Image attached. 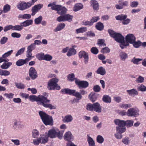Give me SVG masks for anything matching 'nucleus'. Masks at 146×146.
<instances>
[{"instance_id": "1", "label": "nucleus", "mask_w": 146, "mask_h": 146, "mask_svg": "<svg viewBox=\"0 0 146 146\" xmlns=\"http://www.w3.org/2000/svg\"><path fill=\"white\" fill-rule=\"evenodd\" d=\"M48 96L47 93L44 92L43 95H39L36 96L35 95H31L29 96V99L30 101L38 102V104L43 106L44 107L48 108L50 110L54 109L56 107L51 104H48L50 102V100L47 98Z\"/></svg>"}, {"instance_id": "2", "label": "nucleus", "mask_w": 146, "mask_h": 146, "mask_svg": "<svg viewBox=\"0 0 146 146\" xmlns=\"http://www.w3.org/2000/svg\"><path fill=\"white\" fill-rule=\"evenodd\" d=\"M39 133V131L36 129H33L31 133V136L33 138L35 139L33 140L32 143L34 145L38 146L40 143L44 144L47 143L48 141V137L44 135H40L38 137Z\"/></svg>"}, {"instance_id": "3", "label": "nucleus", "mask_w": 146, "mask_h": 146, "mask_svg": "<svg viewBox=\"0 0 146 146\" xmlns=\"http://www.w3.org/2000/svg\"><path fill=\"white\" fill-rule=\"evenodd\" d=\"M61 92L63 94H67L70 95H72L78 98V100L82 99V96L81 95H85L87 94V92L84 90H80V93L76 92L74 90H71L68 88L62 89Z\"/></svg>"}, {"instance_id": "4", "label": "nucleus", "mask_w": 146, "mask_h": 146, "mask_svg": "<svg viewBox=\"0 0 146 146\" xmlns=\"http://www.w3.org/2000/svg\"><path fill=\"white\" fill-rule=\"evenodd\" d=\"M38 113L43 122L45 125H53V119L52 116L43 111H40Z\"/></svg>"}, {"instance_id": "5", "label": "nucleus", "mask_w": 146, "mask_h": 146, "mask_svg": "<svg viewBox=\"0 0 146 146\" xmlns=\"http://www.w3.org/2000/svg\"><path fill=\"white\" fill-rule=\"evenodd\" d=\"M126 42L124 41L122 44H120V46L122 49H123L126 47L129 46V43L132 44L136 40V38L132 34H128L125 37Z\"/></svg>"}, {"instance_id": "6", "label": "nucleus", "mask_w": 146, "mask_h": 146, "mask_svg": "<svg viewBox=\"0 0 146 146\" xmlns=\"http://www.w3.org/2000/svg\"><path fill=\"white\" fill-rule=\"evenodd\" d=\"M86 108L87 110L94 111L98 113H100L102 111V106L98 102L94 103L93 104L89 103L86 105Z\"/></svg>"}, {"instance_id": "7", "label": "nucleus", "mask_w": 146, "mask_h": 146, "mask_svg": "<svg viewBox=\"0 0 146 146\" xmlns=\"http://www.w3.org/2000/svg\"><path fill=\"white\" fill-rule=\"evenodd\" d=\"M58 79L56 78H53L50 80L48 82L47 88L50 90L56 89L59 90L60 87L57 84Z\"/></svg>"}, {"instance_id": "8", "label": "nucleus", "mask_w": 146, "mask_h": 146, "mask_svg": "<svg viewBox=\"0 0 146 146\" xmlns=\"http://www.w3.org/2000/svg\"><path fill=\"white\" fill-rule=\"evenodd\" d=\"M108 33L117 42L122 44L124 41V37L120 33H117L112 30L109 29Z\"/></svg>"}, {"instance_id": "9", "label": "nucleus", "mask_w": 146, "mask_h": 146, "mask_svg": "<svg viewBox=\"0 0 146 146\" xmlns=\"http://www.w3.org/2000/svg\"><path fill=\"white\" fill-rule=\"evenodd\" d=\"M16 6L19 10L23 11L31 7V5L30 2L20 1L17 4Z\"/></svg>"}, {"instance_id": "10", "label": "nucleus", "mask_w": 146, "mask_h": 146, "mask_svg": "<svg viewBox=\"0 0 146 146\" xmlns=\"http://www.w3.org/2000/svg\"><path fill=\"white\" fill-rule=\"evenodd\" d=\"M139 110L137 108H131L127 111V116L136 117L139 115Z\"/></svg>"}, {"instance_id": "11", "label": "nucleus", "mask_w": 146, "mask_h": 146, "mask_svg": "<svg viewBox=\"0 0 146 146\" xmlns=\"http://www.w3.org/2000/svg\"><path fill=\"white\" fill-rule=\"evenodd\" d=\"M34 49V48L32 45H29L28 46L26 55L27 58H25L26 60H27V61L31 60L34 57V56H32V51Z\"/></svg>"}, {"instance_id": "12", "label": "nucleus", "mask_w": 146, "mask_h": 146, "mask_svg": "<svg viewBox=\"0 0 146 146\" xmlns=\"http://www.w3.org/2000/svg\"><path fill=\"white\" fill-rule=\"evenodd\" d=\"M75 82L78 85L79 88H85L89 85L88 83L85 81H80L79 80L76 79Z\"/></svg>"}, {"instance_id": "13", "label": "nucleus", "mask_w": 146, "mask_h": 146, "mask_svg": "<svg viewBox=\"0 0 146 146\" xmlns=\"http://www.w3.org/2000/svg\"><path fill=\"white\" fill-rule=\"evenodd\" d=\"M43 7V5L41 4H39L36 5L33 7L31 10L32 13L31 15L34 16L36 13L39 11Z\"/></svg>"}, {"instance_id": "14", "label": "nucleus", "mask_w": 146, "mask_h": 146, "mask_svg": "<svg viewBox=\"0 0 146 146\" xmlns=\"http://www.w3.org/2000/svg\"><path fill=\"white\" fill-rule=\"evenodd\" d=\"M13 127L16 130L18 129H22L23 127V124L20 121L15 119L13 122Z\"/></svg>"}, {"instance_id": "15", "label": "nucleus", "mask_w": 146, "mask_h": 146, "mask_svg": "<svg viewBox=\"0 0 146 146\" xmlns=\"http://www.w3.org/2000/svg\"><path fill=\"white\" fill-rule=\"evenodd\" d=\"M29 76L32 80H34L37 77V74L35 68L31 67L29 69Z\"/></svg>"}, {"instance_id": "16", "label": "nucleus", "mask_w": 146, "mask_h": 146, "mask_svg": "<svg viewBox=\"0 0 146 146\" xmlns=\"http://www.w3.org/2000/svg\"><path fill=\"white\" fill-rule=\"evenodd\" d=\"M57 129H52L50 130L48 132V137L51 138H54L57 136Z\"/></svg>"}, {"instance_id": "17", "label": "nucleus", "mask_w": 146, "mask_h": 146, "mask_svg": "<svg viewBox=\"0 0 146 146\" xmlns=\"http://www.w3.org/2000/svg\"><path fill=\"white\" fill-rule=\"evenodd\" d=\"M56 2H54L49 4L48 6L49 7H51V9L52 10H56L58 12L59 11V8L61 7V5H56Z\"/></svg>"}, {"instance_id": "18", "label": "nucleus", "mask_w": 146, "mask_h": 146, "mask_svg": "<svg viewBox=\"0 0 146 146\" xmlns=\"http://www.w3.org/2000/svg\"><path fill=\"white\" fill-rule=\"evenodd\" d=\"M99 94L95 93H91L89 95V98L93 102L96 101L98 98Z\"/></svg>"}, {"instance_id": "19", "label": "nucleus", "mask_w": 146, "mask_h": 146, "mask_svg": "<svg viewBox=\"0 0 146 146\" xmlns=\"http://www.w3.org/2000/svg\"><path fill=\"white\" fill-rule=\"evenodd\" d=\"M64 138L66 141H70L73 139V137L71 132L68 131L65 133Z\"/></svg>"}, {"instance_id": "20", "label": "nucleus", "mask_w": 146, "mask_h": 146, "mask_svg": "<svg viewBox=\"0 0 146 146\" xmlns=\"http://www.w3.org/2000/svg\"><path fill=\"white\" fill-rule=\"evenodd\" d=\"M73 119V118L72 115L69 114L66 115L62 119V121L64 123H68L71 122Z\"/></svg>"}, {"instance_id": "21", "label": "nucleus", "mask_w": 146, "mask_h": 146, "mask_svg": "<svg viewBox=\"0 0 146 146\" xmlns=\"http://www.w3.org/2000/svg\"><path fill=\"white\" fill-rule=\"evenodd\" d=\"M127 92L130 96H134L135 95H137L138 94V92L137 90L136 89L134 88L127 90Z\"/></svg>"}, {"instance_id": "22", "label": "nucleus", "mask_w": 146, "mask_h": 146, "mask_svg": "<svg viewBox=\"0 0 146 146\" xmlns=\"http://www.w3.org/2000/svg\"><path fill=\"white\" fill-rule=\"evenodd\" d=\"M90 3L94 10H98L99 9V4L97 1L93 0L91 1Z\"/></svg>"}, {"instance_id": "23", "label": "nucleus", "mask_w": 146, "mask_h": 146, "mask_svg": "<svg viewBox=\"0 0 146 146\" xmlns=\"http://www.w3.org/2000/svg\"><path fill=\"white\" fill-rule=\"evenodd\" d=\"M114 122L116 125H118L119 126H125V121L121 120L119 119H115Z\"/></svg>"}, {"instance_id": "24", "label": "nucleus", "mask_w": 146, "mask_h": 146, "mask_svg": "<svg viewBox=\"0 0 146 146\" xmlns=\"http://www.w3.org/2000/svg\"><path fill=\"white\" fill-rule=\"evenodd\" d=\"M65 25L63 23H61L58 25L56 28L54 30L55 32H57L63 29L65 27Z\"/></svg>"}, {"instance_id": "25", "label": "nucleus", "mask_w": 146, "mask_h": 146, "mask_svg": "<svg viewBox=\"0 0 146 146\" xmlns=\"http://www.w3.org/2000/svg\"><path fill=\"white\" fill-rule=\"evenodd\" d=\"M102 100L106 103H110L111 102V97L108 95H104L102 97Z\"/></svg>"}, {"instance_id": "26", "label": "nucleus", "mask_w": 146, "mask_h": 146, "mask_svg": "<svg viewBox=\"0 0 146 146\" xmlns=\"http://www.w3.org/2000/svg\"><path fill=\"white\" fill-rule=\"evenodd\" d=\"M33 21L32 20H26L24 22L21 23L22 26L23 28V27H26L32 25Z\"/></svg>"}, {"instance_id": "27", "label": "nucleus", "mask_w": 146, "mask_h": 146, "mask_svg": "<svg viewBox=\"0 0 146 146\" xmlns=\"http://www.w3.org/2000/svg\"><path fill=\"white\" fill-rule=\"evenodd\" d=\"M83 8V5L81 3H77L75 4L73 8V10L75 12H76L82 9Z\"/></svg>"}, {"instance_id": "28", "label": "nucleus", "mask_w": 146, "mask_h": 146, "mask_svg": "<svg viewBox=\"0 0 146 146\" xmlns=\"http://www.w3.org/2000/svg\"><path fill=\"white\" fill-rule=\"evenodd\" d=\"M96 72L97 74L103 76L105 74L106 72L105 68L102 67H101L98 68L96 71Z\"/></svg>"}, {"instance_id": "29", "label": "nucleus", "mask_w": 146, "mask_h": 146, "mask_svg": "<svg viewBox=\"0 0 146 146\" xmlns=\"http://www.w3.org/2000/svg\"><path fill=\"white\" fill-rule=\"evenodd\" d=\"M134 123V121L133 120H127L125 121V126L127 127H130L133 126Z\"/></svg>"}, {"instance_id": "30", "label": "nucleus", "mask_w": 146, "mask_h": 146, "mask_svg": "<svg viewBox=\"0 0 146 146\" xmlns=\"http://www.w3.org/2000/svg\"><path fill=\"white\" fill-rule=\"evenodd\" d=\"M87 136V141L89 144V146H95V143L93 139L90 137L89 135Z\"/></svg>"}, {"instance_id": "31", "label": "nucleus", "mask_w": 146, "mask_h": 146, "mask_svg": "<svg viewBox=\"0 0 146 146\" xmlns=\"http://www.w3.org/2000/svg\"><path fill=\"white\" fill-rule=\"evenodd\" d=\"M119 56L121 59L123 61H125L128 58L127 54L124 52H121L119 54Z\"/></svg>"}, {"instance_id": "32", "label": "nucleus", "mask_w": 146, "mask_h": 146, "mask_svg": "<svg viewBox=\"0 0 146 146\" xmlns=\"http://www.w3.org/2000/svg\"><path fill=\"white\" fill-rule=\"evenodd\" d=\"M127 17V16L126 15L121 14L116 16L115 18L117 20L123 21V20L126 19Z\"/></svg>"}, {"instance_id": "33", "label": "nucleus", "mask_w": 146, "mask_h": 146, "mask_svg": "<svg viewBox=\"0 0 146 146\" xmlns=\"http://www.w3.org/2000/svg\"><path fill=\"white\" fill-rule=\"evenodd\" d=\"M76 50L73 48H71L69 49V51L67 54V55L68 56H70L76 54Z\"/></svg>"}, {"instance_id": "34", "label": "nucleus", "mask_w": 146, "mask_h": 146, "mask_svg": "<svg viewBox=\"0 0 146 146\" xmlns=\"http://www.w3.org/2000/svg\"><path fill=\"white\" fill-rule=\"evenodd\" d=\"M6 63H3V64L1 66V68L3 69H7L12 64V63L11 62H7Z\"/></svg>"}, {"instance_id": "35", "label": "nucleus", "mask_w": 146, "mask_h": 146, "mask_svg": "<svg viewBox=\"0 0 146 146\" xmlns=\"http://www.w3.org/2000/svg\"><path fill=\"white\" fill-rule=\"evenodd\" d=\"M67 10L66 8L61 5V7L59 8V11H58V13L61 15H63L66 13Z\"/></svg>"}, {"instance_id": "36", "label": "nucleus", "mask_w": 146, "mask_h": 146, "mask_svg": "<svg viewBox=\"0 0 146 146\" xmlns=\"http://www.w3.org/2000/svg\"><path fill=\"white\" fill-rule=\"evenodd\" d=\"M27 60L23 59H20L17 61L16 62V65L18 66H20L24 65Z\"/></svg>"}, {"instance_id": "37", "label": "nucleus", "mask_w": 146, "mask_h": 146, "mask_svg": "<svg viewBox=\"0 0 146 146\" xmlns=\"http://www.w3.org/2000/svg\"><path fill=\"white\" fill-rule=\"evenodd\" d=\"M10 9V6L8 4H7L4 5L3 9V11L4 13H7L9 11Z\"/></svg>"}, {"instance_id": "38", "label": "nucleus", "mask_w": 146, "mask_h": 146, "mask_svg": "<svg viewBox=\"0 0 146 146\" xmlns=\"http://www.w3.org/2000/svg\"><path fill=\"white\" fill-rule=\"evenodd\" d=\"M116 129L117 131L120 133H123L126 130L125 128L122 126L117 127Z\"/></svg>"}, {"instance_id": "39", "label": "nucleus", "mask_w": 146, "mask_h": 146, "mask_svg": "<svg viewBox=\"0 0 146 146\" xmlns=\"http://www.w3.org/2000/svg\"><path fill=\"white\" fill-rule=\"evenodd\" d=\"M96 29L99 31H102L104 29V25L102 23L99 22L97 23L96 25Z\"/></svg>"}, {"instance_id": "40", "label": "nucleus", "mask_w": 146, "mask_h": 146, "mask_svg": "<svg viewBox=\"0 0 146 146\" xmlns=\"http://www.w3.org/2000/svg\"><path fill=\"white\" fill-rule=\"evenodd\" d=\"M88 55V53L84 51H81L79 53V56L80 58H84Z\"/></svg>"}, {"instance_id": "41", "label": "nucleus", "mask_w": 146, "mask_h": 146, "mask_svg": "<svg viewBox=\"0 0 146 146\" xmlns=\"http://www.w3.org/2000/svg\"><path fill=\"white\" fill-rule=\"evenodd\" d=\"M104 40L103 39H99L98 40V42L97 43L99 46H106V44L104 43Z\"/></svg>"}, {"instance_id": "42", "label": "nucleus", "mask_w": 146, "mask_h": 146, "mask_svg": "<svg viewBox=\"0 0 146 146\" xmlns=\"http://www.w3.org/2000/svg\"><path fill=\"white\" fill-rule=\"evenodd\" d=\"M15 86L18 89H24L25 87V86L21 83H15Z\"/></svg>"}, {"instance_id": "43", "label": "nucleus", "mask_w": 146, "mask_h": 146, "mask_svg": "<svg viewBox=\"0 0 146 146\" xmlns=\"http://www.w3.org/2000/svg\"><path fill=\"white\" fill-rule=\"evenodd\" d=\"M44 54L43 53L41 52L37 54L36 56V58L39 60H43Z\"/></svg>"}, {"instance_id": "44", "label": "nucleus", "mask_w": 146, "mask_h": 146, "mask_svg": "<svg viewBox=\"0 0 146 146\" xmlns=\"http://www.w3.org/2000/svg\"><path fill=\"white\" fill-rule=\"evenodd\" d=\"M87 29L86 27H81L76 30V32L77 33H83L87 31Z\"/></svg>"}, {"instance_id": "45", "label": "nucleus", "mask_w": 146, "mask_h": 146, "mask_svg": "<svg viewBox=\"0 0 146 146\" xmlns=\"http://www.w3.org/2000/svg\"><path fill=\"white\" fill-rule=\"evenodd\" d=\"M119 107L122 108L127 109L128 108L131 107V106L130 104H120L119 105Z\"/></svg>"}, {"instance_id": "46", "label": "nucleus", "mask_w": 146, "mask_h": 146, "mask_svg": "<svg viewBox=\"0 0 146 146\" xmlns=\"http://www.w3.org/2000/svg\"><path fill=\"white\" fill-rule=\"evenodd\" d=\"M23 28L21 23H20V25H15L14 26H13V30L15 31H20Z\"/></svg>"}, {"instance_id": "47", "label": "nucleus", "mask_w": 146, "mask_h": 146, "mask_svg": "<svg viewBox=\"0 0 146 146\" xmlns=\"http://www.w3.org/2000/svg\"><path fill=\"white\" fill-rule=\"evenodd\" d=\"M9 71L6 70H0V75L1 76H8L10 74Z\"/></svg>"}, {"instance_id": "48", "label": "nucleus", "mask_w": 146, "mask_h": 146, "mask_svg": "<svg viewBox=\"0 0 146 146\" xmlns=\"http://www.w3.org/2000/svg\"><path fill=\"white\" fill-rule=\"evenodd\" d=\"M143 60L141 58H136L135 57H134L131 60V62L133 64H138V62Z\"/></svg>"}, {"instance_id": "49", "label": "nucleus", "mask_w": 146, "mask_h": 146, "mask_svg": "<svg viewBox=\"0 0 146 146\" xmlns=\"http://www.w3.org/2000/svg\"><path fill=\"white\" fill-rule=\"evenodd\" d=\"M65 21H68L70 22L72 21L73 16L69 14H66L64 15Z\"/></svg>"}, {"instance_id": "50", "label": "nucleus", "mask_w": 146, "mask_h": 146, "mask_svg": "<svg viewBox=\"0 0 146 146\" xmlns=\"http://www.w3.org/2000/svg\"><path fill=\"white\" fill-rule=\"evenodd\" d=\"M25 50V47L22 48L19 50L17 52V53L15 54V56L17 57L19 55H21L22 54Z\"/></svg>"}, {"instance_id": "51", "label": "nucleus", "mask_w": 146, "mask_h": 146, "mask_svg": "<svg viewBox=\"0 0 146 146\" xmlns=\"http://www.w3.org/2000/svg\"><path fill=\"white\" fill-rule=\"evenodd\" d=\"M144 81V78L141 76H139L138 78L135 81L137 83H142Z\"/></svg>"}, {"instance_id": "52", "label": "nucleus", "mask_w": 146, "mask_h": 146, "mask_svg": "<svg viewBox=\"0 0 146 146\" xmlns=\"http://www.w3.org/2000/svg\"><path fill=\"white\" fill-rule=\"evenodd\" d=\"M134 47L136 48H139L141 45V42L139 41H135L133 43H132Z\"/></svg>"}, {"instance_id": "53", "label": "nucleus", "mask_w": 146, "mask_h": 146, "mask_svg": "<svg viewBox=\"0 0 146 146\" xmlns=\"http://www.w3.org/2000/svg\"><path fill=\"white\" fill-rule=\"evenodd\" d=\"M52 57L51 55L48 54H46L44 55L43 60L50 61L52 59Z\"/></svg>"}, {"instance_id": "54", "label": "nucleus", "mask_w": 146, "mask_h": 146, "mask_svg": "<svg viewBox=\"0 0 146 146\" xmlns=\"http://www.w3.org/2000/svg\"><path fill=\"white\" fill-rule=\"evenodd\" d=\"M8 38L5 36L2 37L0 40V43L1 44H5L7 41Z\"/></svg>"}, {"instance_id": "55", "label": "nucleus", "mask_w": 146, "mask_h": 146, "mask_svg": "<svg viewBox=\"0 0 146 146\" xmlns=\"http://www.w3.org/2000/svg\"><path fill=\"white\" fill-rule=\"evenodd\" d=\"M100 19V18L99 17L96 16V17H92V19L90 20V21L92 25H93V23H94L96 22L98 20H99Z\"/></svg>"}, {"instance_id": "56", "label": "nucleus", "mask_w": 146, "mask_h": 146, "mask_svg": "<svg viewBox=\"0 0 146 146\" xmlns=\"http://www.w3.org/2000/svg\"><path fill=\"white\" fill-rule=\"evenodd\" d=\"M104 141V139L102 136L98 135L97 137V141L100 143H102Z\"/></svg>"}, {"instance_id": "57", "label": "nucleus", "mask_w": 146, "mask_h": 146, "mask_svg": "<svg viewBox=\"0 0 146 146\" xmlns=\"http://www.w3.org/2000/svg\"><path fill=\"white\" fill-rule=\"evenodd\" d=\"M93 90L95 92H99L100 91L101 88L99 85H96L94 86Z\"/></svg>"}, {"instance_id": "58", "label": "nucleus", "mask_w": 146, "mask_h": 146, "mask_svg": "<svg viewBox=\"0 0 146 146\" xmlns=\"http://www.w3.org/2000/svg\"><path fill=\"white\" fill-rule=\"evenodd\" d=\"M137 89L139 90L142 92L146 91V87L142 84L138 86Z\"/></svg>"}, {"instance_id": "59", "label": "nucleus", "mask_w": 146, "mask_h": 146, "mask_svg": "<svg viewBox=\"0 0 146 146\" xmlns=\"http://www.w3.org/2000/svg\"><path fill=\"white\" fill-rule=\"evenodd\" d=\"M139 5V3L137 1H133L131 2L130 6L132 7H136Z\"/></svg>"}, {"instance_id": "60", "label": "nucleus", "mask_w": 146, "mask_h": 146, "mask_svg": "<svg viewBox=\"0 0 146 146\" xmlns=\"http://www.w3.org/2000/svg\"><path fill=\"white\" fill-rule=\"evenodd\" d=\"M13 52V50H12L7 52L3 55V57L6 58L9 56Z\"/></svg>"}, {"instance_id": "61", "label": "nucleus", "mask_w": 146, "mask_h": 146, "mask_svg": "<svg viewBox=\"0 0 146 146\" xmlns=\"http://www.w3.org/2000/svg\"><path fill=\"white\" fill-rule=\"evenodd\" d=\"M91 52L95 54H97L98 53V49L96 47H93L91 49Z\"/></svg>"}, {"instance_id": "62", "label": "nucleus", "mask_w": 146, "mask_h": 146, "mask_svg": "<svg viewBox=\"0 0 146 146\" xmlns=\"http://www.w3.org/2000/svg\"><path fill=\"white\" fill-rule=\"evenodd\" d=\"M42 19V17L41 16H39L35 20V22L36 24H38L41 22Z\"/></svg>"}, {"instance_id": "63", "label": "nucleus", "mask_w": 146, "mask_h": 146, "mask_svg": "<svg viewBox=\"0 0 146 146\" xmlns=\"http://www.w3.org/2000/svg\"><path fill=\"white\" fill-rule=\"evenodd\" d=\"M57 21L59 22L65 21L64 15L58 17L57 19Z\"/></svg>"}, {"instance_id": "64", "label": "nucleus", "mask_w": 146, "mask_h": 146, "mask_svg": "<svg viewBox=\"0 0 146 146\" xmlns=\"http://www.w3.org/2000/svg\"><path fill=\"white\" fill-rule=\"evenodd\" d=\"M74 77V74H70L68 76V79L69 80L72 81L74 80L75 78Z\"/></svg>"}]
</instances>
